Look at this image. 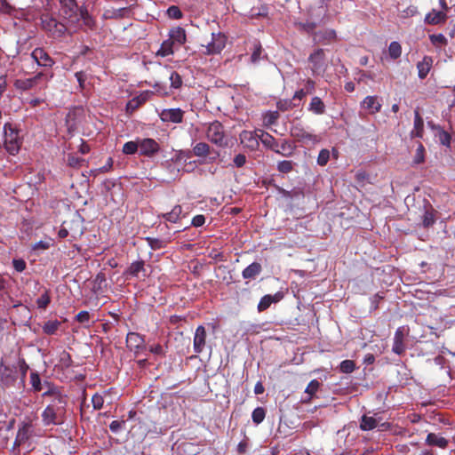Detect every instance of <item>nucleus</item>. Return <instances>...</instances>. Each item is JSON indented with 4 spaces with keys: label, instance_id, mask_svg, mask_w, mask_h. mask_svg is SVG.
<instances>
[{
    "label": "nucleus",
    "instance_id": "obj_33",
    "mask_svg": "<svg viewBox=\"0 0 455 455\" xmlns=\"http://www.w3.org/2000/svg\"><path fill=\"white\" fill-rule=\"evenodd\" d=\"M262 272V266L259 262H252L246 267L243 272L242 276L243 279H254Z\"/></svg>",
    "mask_w": 455,
    "mask_h": 455
},
{
    "label": "nucleus",
    "instance_id": "obj_57",
    "mask_svg": "<svg viewBox=\"0 0 455 455\" xmlns=\"http://www.w3.org/2000/svg\"><path fill=\"white\" fill-rule=\"evenodd\" d=\"M167 15L171 19L179 20L182 18V12L176 5H172L167 9Z\"/></svg>",
    "mask_w": 455,
    "mask_h": 455
},
{
    "label": "nucleus",
    "instance_id": "obj_17",
    "mask_svg": "<svg viewBox=\"0 0 455 455\" xmlns=\"http://www.w3.org/2000/svg\"><path fill=\"white\" fill-rule=\"evenodd\" d=\"M33 435V425L31 421L23 422L19 427L14 444L20 446L25 443Z\"/></svg>",
    "mask_w": 455,
    "mask_h": 455
},
{
    "label": "nucleus",
    "instance_id": "obj_52",
    "mask_svg": "<svg viewBox=\"0 0 455 455\" xmlns=\"http://www.w3.org/2000/svg\"><path fill=\"white\" fill-rule=\"evenodd\" d=\"M293 169V163L289 160H283L277 164V170L282 173H289Z\"/></svg>",
    "mask_w": 455,
    "mask_h": 455
},
{
    "label": "nucleus",
    "instance_id": "obj_23",
    "mask_svg": "<svg viewBox=\"0 0 455 455\" xmlns=\"http://www.w3.org/2000/svg\"><path fill=\"white\" fill-rule=\"evenodd\" d=\"M381 103L377 96H367L362 102V108L368 110L370 114H376L381 109Z\"/></svg>",
    "mask_w": 455,
    "mask_h": 455
},
{
    "label": "nucleus",
    "instance_id": "obj_43",
    "mask_svg": "<svg viewBox=\"0 0 455 455\" xmlns=\"http://www.w3.org/2000/svg\"><path fill=\"white\" fill-rule=\"evenodd\" d=\"M266 417V411L263 407H257L251 413L252 421L255 424H260Z\"/></svg>",
    "mask_w": 455,
    "mask_h": 455
},
{
    "label": "nucleus",
    "instance_id": "obj_58",
    "mask_svg": "<svg viewBox=\"0 0 455 455\" xmlns=\"http://www.w3.org/2000/svg\"><path fill=\"white\" fill-rule=\"evenodd\" d=\"M92 403L94 410H100L104 404V397L96 393L92 397Z\"/></svg>",
    "mask_w": 455,
    "mask_h": 455
},
{
    "label": "nucleus",
    "instance_id": "obj_15",
    "mask_svg": "<svg viewBox=\"0 0 455 455\" xmlns=\"http://www.w3.org/2000/svg\"><path fill=\"white\" fill-rule=\"evenodd\" d=\"M206 337L207 333L204 326L199 325L196 329L193 340V348L195 353L200 354L204 351L206 344Z\"/></svg>",
    "mask_w": 455,
    "mask_h": 455
},
{
    "label": "nucleus",
    "instance_id": "obj_20",
    "mask_svg": "<svg viewBox=\"0 0 455 455\" xmlns=\"http://www.w3.org/2000/svg\"><path fill=\"white\" fill-rule=\"evenodd\" d=\"M424 135V120L419 114V109L417 108L414 110V124L410 136L411 138H422Z\"/></svg>",
    "mask_w": 455,
    "mask_h": 455
},
{
    "label": "nucleus",
    "instance_id": "obj_28",
    "mask_svg": "<svg viewBox=\"0 0 455 455\" xmlns=\"http://www.w3.org/2000/svg\"><path fill=\"white\" fill-rule=\"evenodd\" d=\"M145 261L144 260H137L132 263L127 267V269L124 271V275L125 276H132L137 277L140 273H145ZM144 276L147 275L144 274Z\"/></svg>",
    "mask_w": 455,
    "mask_h": 455
},
{
    "label": "nucleus",
    "instance_id": "obj_37",
    "mask_svg": "<svg viewBox=\"0 0 455 455\" xmlns=\"http://www.w3.org/2000/svg\"><path fill=\"white\" fill-rule=\"evenodd\" d=\"M173 45H174V44L169 38L167 40H164L162 43L160 49L157 51L156 55L161 56V57H166V56L172 54L173 53Z\"/></svg>",
    "mask_w": 455,
    "mask_h": 455
},
{
    "label": "nucleus",
    "instance_id": "obj_42",
    "mask_svg": "<svg viewBox=\"0 0 455 455\" xmlns=\"http://www.w3.org/2000/svg\"><path fill=\"white\" fill-rule=\"evenodd\" d=\"M59 363L60 366L64 369H68L72 366L73 360L71 358V355L68 352L63 350L59 356Z\"/></svg>",
    "mask_w": 455,
    "mask_h": 455
},
{
    "label": "nucleus",
    "instance_id": "obj_41",
    "mask_svg": "<svg viewBox=\"0 0 455 455\" xmlns=\"http://www.w3.org/2000/svg\"><path fill=\"white\" fill-rule=\"evenodd\" d=\"M60 325V323L57 320L48 321L43 326V331L47 335H53L58 331Z\"/></svg>",
    "mask_w": 455,
    "mask_h": 455
},
{
    "label": "nucleus",
    "instance_id": "obj_54",
    "mask_svg": "<svg viewBox=\"0 0 455 455\" xmlns=\"http://www.w3.org/2000/svg\"><path fill=\"white\" fill-rule=\"evenodd\" d=\"M170 81L171 86L174 89H179L182 85V78L180 75L176 71L172 72L170 76Z\"/></svg>",
    "mask_w": 455,
    "mask_h": 455
},
{
    "label": "nucleus",
    "instance_id": "obj_5",
    "mask_svg": "<svg viewBox=\"0 0 455 455\" xmlns=\"http://www.w3.org/2000/svg\"><path fill=\"white\" fill-rule=\"evenodd\" d=\"M207 139L219 147H226L227 140L225 139L224 127L219 121L211 123L206 131Z\"/></svg>",
    "mask_w": 455,
    "mask_h": 455
},
{
    "label": "nucleus",
    "instance_id": "obj_56",
    "mask_svg": "<svg viewBox=\"0 0 455 455\" xmlns=\"http://www.w3.org/2000/svg\"><path fill=\"white\" fill-rule=\"evenodd\" d=\"M51 302V298L48 291H44L36 300V305L39 308H46Z\"/></svg>",
    "mask_w": 455,
    "mask_h": 455
},
{
    "label": "nucleus",
    "instance_id": "obj_38",
    "mask_svg": "<svg viewBox=\"0 0 455 455\" xmlns=\"http://www.w3.org/2000/svg\"><path fill=\"white\" fill-rule=\"evenodd\" d=\"M193 153L196 156H207L210 154V146L205 142H199L194 146Z\"/></svg>",
    "mask_w": 455,
    "mask_h": 455
},
{
    "label": "nucleus",
    "instance_id": "obj_12",
    "mask_svg": "<svg viewBox=\"0 0 455 455\" xmlns=\"http://www.w3.org/2000/svg\"><path fill=\"white\" fill-rule=\"evenodd\" d=\"M185 111L181 108H164L159 114L164 123L180 124L183 122Z\"/></svg>",
    "mask_w": 455,
    "mask_h": 455
},
{
    "label": "nucleus",
    "instance_id": "obj_19",
    "mask_svg": "<svg viewBox=\"0 0 455 455\" xmlns=\"http://www.w3.org/2000/svg\"><path fill=\"white\" fill-rule=\"evenodd\" d=\"M336 37V31L334 29L327 28L315 32L313 35V41L315 44H329L335 41Z\"/></svg>",
    "mask_w": 455,
    "mask_h": 455
},
{
    "label": "nucleus",
    "instance_id": "obj_13",
    "mask_svg": "<svg viewBox=\"0 0 455 455\" xmlns=\"http://www.w3.org/2000/svg\"><path fill=\"white\" fill-rule=\"evenodd\" d=\"M258 130L254 131H243L240 133V141L244 147L255 150L259 148L260 136L259 132L258 133Z\"/></svg>",
    "mask_w": 455,
    "mask_h": 455
},
{
    "label": "nucleus",
    "instance_id": "obj_47",
    "mask_svg": "<svg viewBox=\"0 0 455 455\" xmlns=\"http://www.w3.org/2000/svg\"><path fill=\"white\" fill-rule=\"evenodd\" d=\"M277 108L281 111L291 110L299 105L293 101V100H281L276 104Z\"/></svg>",
    "mask_w": 455,
    "mask_h": 455
},
{
    "label": "nucleus",
    "instance_id": "obj_6",
    "mask_svg": "<svg viewBox=\"0 0 455 455\" xmlns=\"http://www.w3.org/2000/svg\"><path fill=\"white\" fill-rule=\"evenodd\" d=\"M291 135L298 142L303 144H315L320 141L319 136L310 132L300 124H293L291 127Z\"/></svg>",
    "mask_w": 455,
    "mask_h": 455
},
{
    "label": "nucleus",
    "instance_id": "obj_49",
    "mask_svg": "<svg viewBox=\"0 0 455 455\" xmlns=\"http://www.w3.org/2000/svg\"><path fill=\"white\" fill-rule=\"evenodd\" d=\"M355 370V363L352 360H344L339 364V371L343 373H351Z\"/></svg>",
    "mask_w": 455,
    "mask_h": 455
},
{
    "label": "nucleus",
    "instance_id": "obj_10",
    "mask_svg": "<svg viewBox=\"0 0 455 455\" xmlns=\"http://www.w3.org/2000/svg\"><path fill=\"white\" fill-rule=\"evenodd\" d=\"M308 63L314 75H318L325 70L324 50L318 48L308 56Z\"/></svg>",
    "mask_w": 455,
    "mask_h": 455
},
{
    "label": "nucleus",
    "instance_id": "obj_63",
    "mask_svg": "<svg viewBox=\"0 0 455 455\" xmlns=\"http://www.w3.org/2000/svg\"><path fill=\"white\" fill-rule=\"evenodd\" d=\"M12 266L17 272H22L26 269V261L22 259H14L12 260Z\"/></svg>",
    "mask_w": 455,
    "mask_h": 455
},
{
    "label": "nucleus",
    "instance_id": "obj_14",
    "mask_svg": "<svg viewBox=\"0 0 455 455\" xmlns=\"http://www.w3.org/2000/svg\"><path fill=\"white\" fill-rule=\"evenodd\" d=\"M62 224L67 227L70 236L75 240L84 234L83 223L79 215H75L71 220H64Z\"/></svg>",
    "mask_w": 455,
    "mask_h": 455
},
{
    "label": "nucleus",
    "instance_id": "obj_34",
    "mask_svg": "<svg viewBox=\"0 0 455 455\" xmlns=\"http://www.w3.org/2000/svg\"><path fill=\"white\" fill-rule=\"evenodd\" d=\"M78 22L80 20L83 21V24L88 28L89 29H95L96 28V21L90 15L87 6H82L80 9V12L78 13Z\"/></svg>",
    "mask_w": 455,
    "mask_h": 455
},
{
    "label": "nucleus",
    "instance_id": "obj_16",
    "mask_svg": "<svg viewBox=\"0 0 455 455\" xmlns=\"http://www.w3.org/2000/svg\"><path fill=\"white\" fill-rule=\"evenodd\" d=\"M31 57L41 67L52 68L55 63L43 48H36L32 52Z\"/></svg>",
    "mask_w": 455,
    "mask_h": 455
},
{
    "label": "nucleus",
    "instance_id": "obj_36",
    "mask_svg": "<svg viewBox=\"0 0 455 455\" xmlns=\"http://www.w3.org/2000/svg\"><path fill=\"white\" fill-rule=\"evenodd\" d=\"M182 213V207L180 205H175L170 212L163 213L161 216L167 221L172 223H177Z\"/></svg>",
    "mask_w": 455,
    "mask_h": 455
},
{
    "label": "nucleus",
    "instance_id": "obj_62",
    "mask_svg": "<svg viewBox=\"0 0 455 455\" xmlns=\"http://www.w3.org/2000/svg\"><path fill=\"white\" fill-rule=\"evenodd\" d=\"M435 216L432 212L427 211L423 216V225L426 228L432 226L435 223Z\"/></svg>",
    "mask_w": 455,
    "mask_h": 455
},
{
    "label": "nucleus",
    "instance_id": "obj_40",
    "mask_svg": "<svg viewBox=\"0 0 455 455\" xmlns=\"http://www.w3.org/2000/svg\"><path fill=\"white\" fill-rule=\"evenodd\" d=\"M388 54L392 60L398 59L402 54L401 44L396 41L391 42L388 46Z\"/></svg>",
    "mask_w": 455,
    "mask_h": 455
},
{
    "label": "nucleus",
    "instance_id": "obj_50",
    "mask_svg": "<svg viewBox=\"0 0 455 455\" xmlns=\"http://www.w3.org/2000/svg\"><path fill=\"white\" fill-rule=\"evenodd\" d=\"M320 387V382L316 379H312L306 387L305 392L308 395V400H311L313 395L317 392Z\"/></svg>",
    "mask_w": 455,
    "mask_h": 455
},
{
    "label": "nucleus",
    "instance_id": "obj_7",
    "mask_svg": "<svg viewBox=\"0 0 455 455\" xmlns=\"http://www.w3.org/2000/svg\"><path fill=\"white\" fill-rule=\"evenodd\" d=\"M76 0H60L61 14L70 24H78V13L81 7Z\"/></svg>",
    "mask_w": 455,
    "mask_h": 455
},
{
    "label": "nucleus",
    "instance_id": "obj_3",
    "mask_svg": "<svg viewBox=\"0 0 455 455\" xmlns=\"http://www.w3.org/2000/svg\"><path fill=\"white\" fill-rule=\"evenodd\" d=\"M4 144L5 149L11 155H16L22 144V140L19 135V130L14 128L10 123L4 125Z\"/></svg>",
    "mask_w": 455,
    "mask_h": 455
},
{
    "label": "nucleus",
    "instance_id": "obj_60",
    "mask_svg": "<svg viewBox=\"0 0 455 455\" xmlns=\"http://www.w3.org/2000/svg\"><path fill=\"white\" fill-rule=\"evenodd\" d=\"M418 13V8L414 5H410L406 9L401 12V17L403 19H407L410 17H413Z\"/></svg>",
    "mask_w": 455,
    "mask_h": 455
},
{
    "label": "nucleus",
    "instance_id": "obj_21",
    "mask_svg": "<svg viewBox=\"0 0 455 455\" xmlns=\"http://www.w3.org/2000/svg\"><path fill=\"white\" fill-rule=\"evenodd\" d=\"M447 18L448 17L445 12L433 9L431 12L427 13L424 21L428 25H439L444 24L447 20Z\"/></svg>",
    "mask_w": 455,
    "mask_h": 455
},
{
    "label": "nucleus",
    "instance_id": "obj_24",
    "mask_svg": "<svg viewBox=\"0 0 455 455\" xmlns=\"http://www.w3.org/2000/svg\"><path fill=\"white\" fill-rule=\"evenodd\" d=\"M379 419H381V417H379L378 414H375L374 416H368L364 414L361 418L360 428L363 431H370L377 428Z\"/></svg>",
    "mask_w": 455,
    "mask_h": 455
},
{
    "label": "nucleus",
    "instance_id": "obj_4",
    "mask_svg": "<svg viewBox=\"0 0 455 455\" xmlns=\"http://www.w3.org/2000/svg\"><path fill=\"white\" fill-rule=\"evenodd\" d=\"M53 74L52 73H45V72H39L35 76L27 78V79H16L14 81V87L17 90L25 92L28 91L39 84H41L43 81H44V84H46L48 81L52 78Z\"/></svg>",
    "mask_w": 455,
    "mask_h": 455
},
{
    "label": "nucleus",
    "instance_id": "obj_45",
    "mask_svg": "<svg viewBox=\"0 0 455 455\" xmlns=\"http://www.w3.org/2000/svg\"><path fill=\"white\" fill-rule=\"evenodd\" d=\"M436 136L438 137V140L440 143L447 148L451 147V134L444 131L443 128L440 129V131L437 132Z\"/></svg>",
    "mask_w": 455,
    "mask_h": 455
},
{
    "label": "nucleus",
    "instance_id": "obj_44",
    "mask_svg": "<svg viewBox=\"0 0 455 455\" xmlns=\"http://www.w3.org/2000/svg\"><path fill=\"white\" fill-rule=\"evenodd\" d=\"M143 103V100L139 97L132 98L126 104V112L129 114H132L136 109H138L141 104Z\"/></svg>",
    "mask_w": 455,
    "mask_h": 455
},
{
    "label": "nucleus",
    "instance_id": "obj_11",
    "mask_svg": "<svg viewBox=\"0 0 455 455\" xmlns=\"http://www.w3.org/2000/svg\"><path fill=\"white\" fill-rule=\"evenodd\" d=\"M140 156L152 157L160 151V145L151 138L139 140Z\"/></svg>",
    "mask_w": 455,
    "mask_h": 455
},
{
    "label": "nucleus",
    "instance_id": "obj_1",
    "mask_svg": "<svg viewBox=\"0 0 455 455\" xmlns=\"http://www.w3.org/2000/svg\"><path fill=\"white\" fill-rule=\"evenodd\" d=\"M47 390L42 395L44 398L50 400L49 404L42 412V421L44 426L61 425L65 421L67 395H63L60 388L53 384L45 381Z\"/></svg>",
    "mask_w": 455,
    "mask_h": 455
},
{
    "label": "nucleus",
    "instance_id": "obj_31",
    "mask_svg": "<svg viewBox=\"0 0 455 455\" xmlns=\"http://www.w3.org/2000/svg\"><path fill=\"white\" fill-rule=\"evenodd\" d=\"M295 148V145L290 140H282L279 141V147L275 148V153L289 157L293 155Z\"/></svg>",
    "mask_w": 455,
    "mask_h": 455
},
{
    "label": "nucleus",
    "instance_id": "obj_9",
    "mask_svg": "<svg viewBox=\"0 0 455 455\" xmlns=\"http://www.w3.org/2000/svg\"><path fill=\"white\" fill-rule=\"evenodd\" d=\"M126 347L134 355H139L147 348L145 336L134 331L128 332L126 336Z\"/></svg>",
    "mask_w": 455,
    "mask_h": 455
},
{
    "label": "nucleus",
    "instance_id": "obj_2",
    "mask_svg": "<svg viewBox=\"0 0 455 455\" xmlns=\"http://www.w3.org/2000/svg\"><path fill=\"white\" fill-rule=\"evenodd\" d=\"M40 20L42 28L51 37L60 38L64 36L68 30L64 23L59 21L56 18L48 13L42 14Z\"/></svg>",
    "mask_w": 455,
    "mask_h": 455
},
{
    "label": "nucleus",
    "instance_id": "obj_25",
    "mask_svg": "<svg viewBox=\"0 0 455 455\" xmlns=\"http://www.w3.org/2000/svg\"><path fill=\"white\" fill-rule=\"evenodd\" d=\"M404 333L403 328H398L394 336V343L392 350L396 355H402L405 351V346L403 343Z\"/></svg>",
    "mask_w": 455,
    "mask_h": 455
},
{
    "label": "nucleus",
    "instance_id": "obj_39",
    "mask_svg": "<svg viewBox=\"0 0 455 455\" xmlns=\"http://www.w3.org/2000/svg\"><path fill=\"white\" fill-rule=\"evenodd\" d=\"M30 384L36 392H39L44 388V386L47 387L45 382L42 384L39 374L36 371L30 372Z\"/></svg>",
    "mask_w": 455,
    "mask_h": 455
},
{
    "label": "nucleus",
    "instance_id": "obj_35",
    "mask_svg": "<svg viewBox=\"0 0 455 455\" xmlns=\"http://www.w3.org/2000/svg\"><path fill=\"white\" fill-rule=\"evenodd\" d=\"M308 111L315 115H323L325 113V104L321 98L315 96L311 99L308 106Z\"/></svg>",
    "mask_w": 455,
    "mask_h": 455
},
{
    "label": "nucleus",
    "instance_id": "obj_46",
    "mask_svg": "<svg viewBox=\"0 0 455 455\" xmlns=\"http://www.w3.org/2000/svg\"><path fill=\"white\" fill-rule=\"evenodd\" d=\"M139 140L138 141H128L123 146V153L125 155H133L139 150Z\"/></svg>",
    "mask_w": 455,
    "mask_h": 455
},
{
    "label": "nucleus",
    "instance_id": "obj_61",
    "mask_svg": "<svg viewBox=\"0 0 455 455\" xmlns=\"http://www.w3.org/2000/svg\"><path fill=\"white\" fill-rule=\"evenodd\" d=\"M52 245L51 239L45 241H39L32 245V250L40 251V250H47Z\"/></svg>",
    "mask_w": 455,
    "mask_h": 455
},
{
    "label": "nucleus",
    "instance_id": "obj_22",
    "mask_svg": "<svg viewBox=\"0 0 455 455\" xmlns=\"http://www.w3.org/2000/svg\"><path fill=\"white\" fill-rule=\"evenodd\" d=\"M145 240L152 250L157 251L165 248L172 241V235L169 234L166 237L164 238L148 236L145 238Z\"/></svg>",
    "mask_w": 455,
    "mask_h": 455
},
{
    "label": "nucleus",
    "instance_id": "obj_59",
    "mask_svg": "<svg viewBox=\"0 0 455 455\" xmlns=\"http://www.w3.org/2000/svg\"><path fill=\"white\" fill-rule=\"evenodd\" d=\"M429 39L433 44L445 45L447 44V39L443 34L430 35Z\"/></svg>",
    "mask_w": 455,
    "mask_h": 455
},
{
    "label": "nucleus",
    "instance_id": "obj_64",
    "mask_svg": "<svg viewBox=\"0 0 455 455\" xmlns=\"http://www.w3.org/2000/svg\"><path fill=\"white\" fill-rule=\"evenodd\" d=\"M125 425L124 420H114L109 425V429L112 433H118L121 428Z\"/></svg>",
    "mask_w": 455,
    "mask_h": 455
},
{
    "label": "nucleus",
    "instance_id": "obj_55",
    "mask_svg": "<svg viewBox=\"0 0 455 455\" xmlns=\"http://www.w3.org/2000/svg\"><path fill=\"white\" fill-rule=\"evenodd\" d=\"M329 159H330V151L326 148H323L319 152V155L317 156V164L320 166H324L327 164Z\"/></svg>",
    "mask_w": 455,
    "mask_h": 455
},
{
    "label": "nucleus",
    "instance_id": "obj_29",
    "mask_svg": "<svg viewBox=\"0 0 455 455\" xmlns=\"http://www.w3.org/2000/svg\"><path fill=\"white\" fill-rule=\"evenodd\" d=\"M259 132L260 136V141L264 147L275 152V148L279 147V141L276 140L274 136L261 129L258 130V133Z\"/></svg>",
    "mask_w": 455,
    "mask_h": 455
},
{
    "label": "nucleus",
    "instance_id": "obj_53",
    "mask_svg": "<svg viewBox=\"0 0 455 455\" xmlns=\"http://www.w3.org/2000/svg\"><path fill=\"white\" fill-rule=\"evenodd\" d=\"M279 118V114L277 111H269L264 116V124L266 126H270L275 124Z\"/></svg>",
    "mask_w": 455,
    "mask_h": 455
},
{
    "label": "nucleus",
    "instance_id": "obj_18",
    "mask_svg": "<svg viewBox=\"0 0 455 455\" xmlns=\"http://www.w3.org/2000/svg\"><path fill=\"white\" fill-rule=\"evenodd\" d=\"M0 380L4 387H12L17 380L16 371L9 366L2 365L0 369Z\"/></svg>",
    "mask_w": 455,
    "mask_h": 455
},
{
    "label": "nucleus",
    "instance_id": "obj_32",
    "mask_svg": "<svg viewBox=\"0 0 455 455\" xmlns=\"http://www.w3.org/2000/svg\"><path fill=\"white\" fill-rule=\"evenodd\" d=\"M281 299L282 295L279 292L273 296L269 294L263 296L258 304V311L263 312L267 310L272 303L278 302Z\"/></svg>",
    "mask_w": 455,
    "mask_h": 455
},
{
    "label": "nucleus",
    "instance_id": "obj_51",
    "mask_svg": "<svg viewBox=\"0 0 455 455\" xmlns=\"http://www.w3.org/2000/svg\"><path fill=\"white\" fill-rule=\"evenodd\" d=\"M262 52H263V48H262L260 43L256 42L253 45V52L251 55V61L252 63L258 62L261 58Z\"/></svg>",
    "mask_w": 455,
    "mask_h": 455
},
{
    "label": "nucleus",
    "instance_id": "obj_27",
    "mask_svg": "<svg viewBox=\"0 0 455 455\" xmlns=\"http://www.w3.org/2000/svg\"><path fill=\"white\" fill-rule=\"evenodd\" d=\"M433 65L431 56H424L423 60L417 64L418 76L420 79H424L428 75Z\"/></svg>",
    "mask_w": 455,
    "mask_h": 455
},
{
    "label": "nucleus",
    "instance_id": "obj_30",
    "mask_svg": "<svg viewBox=\"0 0 455 455\" xmlns=\"http://www.w3.org/2000/svg\"><path fill=\"white\" fill-rule=\"evenodd\" d=\"M169 39L172 40L173 44H178L179 45L184 44L187 40L185 29L181 27L172 28L169 32Z\"/></svg>",
    "mask_w": 455,
    "mask_h": 455
},
{
    "label": "nucleus",
    "instance_id": "obj_8",
    "mask_svg": "<svg viewBox=\"0 0 455 455\" xmlns=\"http://www.w3.org/2000/svg\"><path fill=\"white\" fill-rule=\"evenodd\" d=\"M227 43V36L221 33H212V40L206 44H202L205 50L203 52L207 55L219 54L225 48Z\"/></svg>",
    "mask_w": 455,
    "mask_h": 455
},
{
    "label": "nucleus",
    "instance_id": "obj_48",
    "mask_svg": "<svg viewBox=\"0 0 455 455\" xmlns=\"http://www.w3.org/2000/svg\"><path fill=\"white\" fill-rule=\"evenodd\" d=\"M425 162V148L422 143H419L413 158L415 164H419Z\"/></svg>",
    "mask_w": 455,
    "mask_h": 455
},
{
    "label": "nucleus",
    "instance_id": "obj_26",
    "mask_svg": "<svg viewBox=\"0 0 455 455\" xmlns=\"http://www.w3.org/2000/svg\"><path fill=\"white\" fill-rule=\"evenodd\" d=\"M426 444L445 449L448 447L449 440L435 433H429L426 438Z\"/></svg>",
    "mask_w": 455,
    "mask_h": 455
}]
</instances>
